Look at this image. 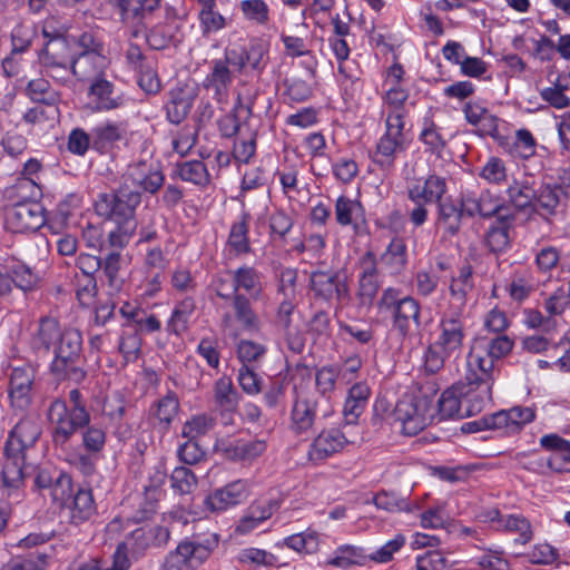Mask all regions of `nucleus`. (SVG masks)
Returning a JSON list of instances; mask_svg holds the SVG:
<instances>
[{
	"label": "nucleus",
	"mask_w": 570,
	"mask_h": 570,
	"mask_svg": "<svg viewBox=\"0 0 570 570\" xmlns=\"http://www.w3.org/2000/svg\"><path fill=\"white\" fill-rule=\"evenodd\" d=\"M29 346L37 356L48 357L52 354L49 372L56 381L80 384L87 377L79 330L61 327L58 320L45 316L32 333Z\"/></svg>",
	"instance_id": "1"
},
{
	"label": "nucleus",
	"mask_w": 570,
	"mask_h": 570,
	"mask_svg": "<svg viewBox=\"0 0 570 570\" xmlns=\"http://www.w3.org/2000/svg\"><path fill=\"white\" fill-rule=\"evenodd\" d=\"M513 345L508 335L481 336L473 341L465 358L464 372L458 382L475 395L470 413L481 412L485 403L491 401L495 380L494 363L508 355Z\"/></svg>",
	"instance_id": "2"
},
{
	"label": "nucleus",
	"mask_w": 570,
	"mask_h": 570,
	"mask_svg": "<svg viewBox=\"0 0 570 570\" xmlns=\"http://www.w3.org/2000/svg\"><path fill=\"white\" fill-rule=\"evenodd\" d=\"M39 438L40 430H10L0 473L2 489L8 498L23 497L27 478L26 451L32 448Z\"/></svg>",
	"instance_id": "3"
},
{
	"label": "nucleus",
	"mask_w": 570,
	"mask_h": 570,
	"mask_svg": "<svg viewBox=\"0 0 570 570\" xmlns=\"http://www.w3.org/2000/svg\"><path fill=\"white\" fill-rule=\"evenodd\" d=\"M170 539L169 528L161 524H147L131 531L114 553L118 570H128L131 560H139L150 548H165Z\"/></svg>",
	"instance_id": "4"
},
{
	"label": "nucleus",
	"mask_w": 570,
	"mask_h": 570,
	"mask_svg": "<svg viewBox=\"0 0 570 570\" xmlns=\"http://www.w3.org/2000/svg\"><path fill=\"white\" fill-rule=\"evenodd\" d=\"M448 193V179L435 173L425 178L406 180V196L413 203V208L407 209L410 222L415 227L424 225L429 218V205L439 203Z\"/></svg>",
	"instance_id": "5"
},
{
	"label": "nucleus",
	"mask_w": 570,
	"mask_h": 570,
	"mask_svg": "<svg viewBox=\"0 0 570 570\" xmlns=\"http://www.w3.org/2000/svg\"><path fill=\"white\" fill-rule=\"evenodd\" d=\"M42 35L47 40L39 51V62L46 73L57 81L65 83L69 79V68L73 57L63 31L53 26V20H46Z\"/></svg>",
	"instance_id": "6"
},
{
	"label": "nucleus",
	"mask_w": 570,
	"mask_h": 570,
	"mask_svg": "<svg viewBox=\"0 0 570 570\" xmlns=\"http://www.w3.org/2000/svg\"><path fill=\"white\" fill-rule=\"evenodd\" d=\"M376 305L381 312L391 314L392 327L402 338L410 335L412 327L420 330L422 326L419 301L409 295L402 296L399 288H385Z\"/></svg>",
	"instance_id": "7"
},
{
	"label": "nucleus",
	"mask_w": 570,
	"mask_h": 570,
	"mask_svg": "<svg viewBox=\"0 0 570 570\" xmlns=\"http://www.w3.org/2000/svg\"><path fill=\"white\" fill-rule=\"evenodd\" d=\"M214 410L209 414H200L187 421L185 428L190 424L194 428H212L215 425L228 426L235 424V416L239 403V393L235 389L230 377L222 376L214 385Z\"/></svg>",
	"instance_id": "8"
},
{
	"label": "nucleus",
	"mask_w": 570,
	"mask_h": 570,
	"mask_svg": "<svg viewBox=\"0 0 570 570\" xmlns=\"http://www.w3.org/2000/svg\"><path fill=\"white\" fill-rule=\"evenodd\" d=\"M141 203V193L121 185L110 193L99 194L95 202V212L114 223L137 222L136 208Z\"/></svg>",
	"instance_id": "9"
},
{
	"label": "nucleus",
	"mask_w": 570,
	"mask_h": 570,
	"mask_svg": "<svg viewBox=\"0 0 570 570\" xmlns=\"http://www.w3.org/2000/svg\"><path fill=\"white\" fill-rule=\"evenodd\" d=\"M250 297L240 293L226 303H215L216 311L219 314L220 326L224 331H257L259 318L255 313Z\"/></svg>",
	"instance_id": "10"
},
{
	"label": "nucleus",
	"mask_w": 570,
	"mask_h": 570,
	"mask_svg": "<svg viewBox=\"0 0 570 570\" xmlns=\"http://www.w3.org/2000/svg\"><path fill=\"white\" fill-rule=\"evenodd\" d=\"M4 222L12 233H35L46 223L45 208L35 200L17 202L6 207Z\"/></svg>",
	"instance_id": "11"
},
{
	"label": "nucleus",
	"mask_w": 570,
	"mask_h": 570,
	"mask_svg": "<svg viewBox=\"0 0 570 570\" xmlns=\"http://www.w3.org/2000/svg\"><path fill=\"white\" fill-rule=\"evenodd\" d=\"M405 124L385 122V132L379 139L372 160L383 170L393 168L397 154L406 150L409 139Z\"/></svg>",
	"instance_id": "12"
},
{
	"label": "nucleus",
	"mask_w": 570,
	"mask_h": 570,
	"mask_svg": "<svg viewBox=\"0 0 570 570\" xmlns=\"http://www.w3.org/2000/svg\"><path fill=\"white\" fill-rule=\"evenodd\" d=\"M72 404L68 410L65 401L56 399L48 409V420L57 428H86L90 422L89 412L86 409L82 395L79 390L73 389L69 393Z\"/></svg>",
	"instance_id": "13"
},
{
	"label": "nucleus",
	"mask_w": 570,
	"mask_h": 570,
	"mask_svg": "<svg viewBox=\"0 0 570 570\" xmlns=\"http://www.w3.org/2000/svg\"><path fill=\"white\" fill-rule=\"evenodd\" d=\"M474 400L475 395L471 393V390L456 382L441 394L438 402L439 415L442 420L473 416L479 413H470Z\"/></svg>",
	"instance_id": "14"
},
{
	"label": "nucleus",
	"mask_w": 570,
	"mask_h": 570,
	"mask_svg": "<svg viewBox=\"0 0 570 570\" xmlns=\"http://www.w3.org/2000/svg\"><path fill=\"white\" fill-rule=\"evenodd\" d=\"M229 62L236 72H244L247 67L262 75L268 62V46L261 40H253L247 47L226 48Z\"/></svg>",
	"instance_id": "15"
},
{
	"label": "nucleus",
	"mask_w": 570,
	"mask_h": 570,
	"mask_svg": "<svg viewBox=\"0 0 570 570\" xmlns=\"http://www.w3.org/2000/svg\"><path fill=\"white\" fill-rule=\"evenodd\" d=\"M88 97L94 110L107 112L124 108L128 98L124 91L116 88L114 82L102 77H95L88 88Z\"/></svg>",
	"instance_id": "16"
},
{
	"label": "nucleus",
	"mask_w": 570,
	"mask_h": 570,
	"mask_svg": "<svg viewBox=\"0 0 570 570\" xmlns=\"http://www.w3.org/2000/svg\"><path fill=\"white\" fill-rule=\"evenodd\" d=\"M461 204L464 206L466 217L473 218L480 216L482 218H491L504 215L507 207L500 196L489 189H484L479 194L474 191L461 193Z\"/></svg>",
	"instance_id": "17"
},
{
	"label": "nucleus",
	"mask_w": 570,
	"mask_h": 570,
	"mask_svg": "<svg viewBox=\"0 0 570 570\" xmlns=\"http://www.w3.org/2000/svg\"><path fill=\"white\" fill-rule=\"evenodd\" d=\"M462 314L445 312L440 320V333L434 344L443 350L445 354L459 355L465 337Z\"/></svg>",
	"instance_id": "18"
},
{
	"label": "nucleus",
	"mask_w": 570,
	"mask_h": 570,
	"mask_svg": "<svg viewBox=\"0 0 570 570\" xmlns=\"http://www.w3.org/2000/svg\"><path fill=\"white\" fill-rule=\"evenodd\" d=\"M126 178L144 193L156 195L165 184V175L159 163L140 160L128 166Z\"/></svg>",
	"instance_id": "19"
},
{
	"label": "nucleus",
	"mask_w": 570,
	"mask_h": 570,
	"mask_svg": "<svg viewBox=\"0 0 570 570\" xmlns=\"http://www.w3.org/2000/svg\"><path fill=\"white\" fill-rule=\"evenodd\" d=\"M248 494V482L239 479L223 488L216 489L213 493L206 497L204 503L212 512H218L245 502Z\"/></svg>",
	"instance_id": "20"
},
{
	"label": "nucleus",
	"mask_w": 570,
	"mask_h": 570,
	"mask_svg": "<svg viewBox=\"0 0 570 570\" xmlns=\"http://www.w3.org/2000/svg\"><path fill=\"white\" fill-rule=\"evenodd\" d=\"M234 71L232 62H229L228 50L225 49L223 58L212 61L210 72L203 81L204 88L212 91L217 100L226 98L234 81Z\"/></svg>",
	"instance_id": "21"
},
{
	"label": "nucleus",
	"mask_w": 570,
	"mask_h": 570,
	"mask_svg": "<svg viewBox=\"0 0 570 570\" xmlns=\"http://www.w3.org/2000/svg\"><path fill=\"white\" fill-rule=\"evenodd\" d=\"M311 288L315 298L331 302L347 296V286L337 272L315 271L311 274Z\"/></svg>",
	"instance_id": "22"
},
{
	"label": "nucleus",
	"mask_w": 570,
	"mask_h": 570,
	"mask_svg": "<svg viewBox=\"0 0 570 570\" xmlns=\"http://www.w3.org/2000/svg\"><path fill=\"white\" fill-rule=\"evenodd\" d=\"M102 259L87 253H81L76 258V266L86 277L85 283L79 284L76 291L77 298L81 304H89L98 293L96 274L102 266Z\"/></svg>",
	"instance_id": "23"
},
{
	"label": "nucleus",
	"mask_w": 570,
	"mask_h": 570,
	"mask_svg": "<svg viewBox=\"0 0 570 570\" xmlns=\"http://www.w3.org/2000/svg\"><path fill=\"white\" fill-rule=\"evenodd\" d=\"M379 411H386V403L384 401H377L374 404V419L373 424H402L405 425L409 422L419 424V407L413 396L405 395L397 401L392 412L387 413L385 417L379 419Z\"/></svg>",
	"instance_id": "24"
},
{
	"label": "nucleus",
	"mask_w": 570,
	"mask_h": 570,
	"mask_svg": "<svg viewBox=\"0 0 570 570\" xmlns=\"http://www.w3.org/2000/svg\"><path fill=\"white\" fill-rule=\"evenodd\" d=\"M94 139V150L100 154H108L115 149L119 142L127 140L128 125L126 121L107 120L91 129Z\"/></svg>",
	"instance_id": "25"
},
{
	"label": "nucleus",
	"mask_w": 570,
	"mask_h": 570,
	"mask_svg": "<svg viewBox=\"0 0 570 570\" xmlns=\"http://www.w3.org/2000/svg\"><path fill=\"white\" fill-rule=\"evenodd\" d=\"M535 414L531 407L514 406L508 411L501 410L483 419V426L478 421L468 422L462 428H510L529 424Z\"/></svg>",
	"instance_id": "26"
},
{
	"label": "nucleus",
	"mask_w": 570,
	"mask_h": 570,
	"mask_svg": "<svg viewBox=\"0 0 570 570\" xmlns=\"http://www.w3.org/2000/svg\"><path fill=\"white\" fill-rule=\"evenodd\" d=\"M219 535L210 533L204 538L193 537L178 543L183 554L193 570L198 569L218 548Z\"/></svg>",
	"instance_id": "27"
},
{
	"label": "nucleus",
	"mask_w": 570,
	"mask_h": 570,
	"mask_svg": "<svg viewBox=\"0 0 570 570\" xmlns=\"http://www.w3.org/2000/svg\"><path fill=\"white\" fill-rule=\"evenodd\" d=\"M35 370L30 365L14 367L10 374L9 396L13 406L26 409L31 402Z\"/></svg>",
	"instance_id": "28"
},
{
	"label": "nucleus",
	"mask_w": 570,
	"mask_h": 570,
	"mask_svg": "<svg viewBox=\"0 0 570 570\" xmlns=\"http://www.w3.org/2000/svg\"><path fill=\"white\" fill-rule=\"evenodd\" d=\"M450 307L446 312L462 314L469 295L474 289L473 268L470 264H464L459 268L458 275L450 282Z\"/></svg>",
	"instance_id": "29"
},
{
	"label": "nucleus",
	"mask_w": 570,
	"mask_h": 570,
	"mask_svg": "<svg viewBox=\"0 0 570 570\" xmlns=\"http://www.w3.org/2000/svg\"><path fill=\"white\" fill-rule=\"evenodd\" d=\"M350 443L354 444L356 440H350L342 430H322L312 443L309 459L322 461Z\"/></svg>",
	"instance_id": "30"
},
{
	"label": "nucleus",
	"mask_w": 570,
	"mask_h": 570,
	"mask_svg": "<svg viewBox=\"0 0 570 570\" xmlns=\"http://www.w3.org/2000/svg\"><path fill=\"white\" fill-rule=\"evenodd\" d=\"M514 214L500 215L488 228L484 235V244L493 254L507 252L511 246L510 230L514 222Z\"/></svg>",
	"instance_id": "31"
},
{
	"label": "nucleus",
	"mask_w": 570,
	"mask_h": 570,
	"mask_svg": "<svg viewBox=\"0 0 570 570\" xmlns=\"http://www.w3.org/2000/svg\"><path fill=\"white\" fill-rule=\"evenodd\" d=\"M371 389L365 382L353 384L348 392L343 407V417L347 425L360 424V416L367 406Z\"/></svg>",
	"instance_id": "32"
},
{
	"label": "nucleus",
	"mask_w": 570,
	"mask_h": 570,
	"mask_svg": "<svg viewBox=\"0 0 570 570\" xmlns=\"http://www.w3.org/2000/svg\"><path fill=\"white\" fill-rule=\"evenodd\" d=\"M146 41L153 50H165L178 47L183 41L180 26L171 22H159L146 30Z\"/></svg>",
	"instance_id": "33"
},
{
	"label": "nucleus",
	"mask_w": 570,
	"mask_h": 570,
	"mask_svg": "<svg viewBox=\"0 0 570 570\" xmlns=\"http://www.w3.org/2000/svg\"><path fill=\"white\" fill-rule=\"evenodd\" d=\"M438 207L436 224L450 236H455L462 225V218L465 215L464 206L455 204L451 198L444 199V197L435 204Z\"/></svg>",
	"instance_id": "34"
},
{
	"label": "nucleus",
	"mask_w": 570,
	"mask_h": 570,
	"mask_svg": "<svg viewBox=\"0 0 570 570\" xmlns=\"http://www.w3.org/2000/svg\"><path fill=\"white\" fill-rule=\"evenodd\" d=\"M380 263L391 275H400L407 266L409 254L406 240L394 236L380 256Z\"/></svg>",
	"instance_id": "35"
},
{
	"label": "nucleus",
	"mask_w": 570,
	"mask_h": 570,
	"mask_svg": "<svg viewBox=\"0 0 570 570\" xmlns=\"http://www.w3.org/2000/svg\"><path fill=\"white\" fill-rule=\"evenodd\" d=\"M217 451H222L230 460H253L259 456L266 449L265 440H236L226 443L217 441L215 444Z\"/></svg>",
	"instance_id": "36"
},
{
	"label": "nucleus",
	"mask_w": 570,
	"mask_h": 570,
	"mask_svg": "<svg viewBox=\"0 0 570 570\" xmlns=\"http://www.w3.org/2000/svg\"><path fill=\"white\" fill-rule=\"evenodd\" d=\"M361 276L358 293L361 297L372 301L380 288L377 259L372 252L361 258Z\"/></svg>",
	"instance_id": "37"
},
{
	"label": "nucleus",
	"mask_w": 570,
	"mask_h": 570,
	"mask_svg": "<svg viewBox=\"0 0 570 570\" xmlns=\"http://www.w3.org/2000/svg\"><path fill=\"white\" fill-rule=\"evenodd\" d=\"M250 215L243 212L239 219L234 222L230 226L229 235L227 238V249L235 256L246 255L250 253L249 233Z\"/></svg>",
	"instance_id": "38"
},
{
	"label": "nucleus",
	"mask_w": 570,
	"mask_h": 570,
	"mask_svg": "<svg viewBox=\"0 0 570 570\" xmlns=\"http://www.w3.org/2000/svg\"><path fill=\"white\" fill-rule=\"evenodd\" d=\"M195 311L196 302L191 296H186L177 302L166 324L167 332L178 337L181 336L188 331Z\"/></svg>",
	"instance_id": "39"
},
{
	"label": "nucleus",
	"mask_w": 570,
	"mask_h": 570,
	"mask_svg": "<svg viewBox=\"0 0 570 570\" xmlns=\"http://www.w3.org/2000/svg\"><path fill=\"white\" fill-rule=\"evenodd\" d=\"M409 99V91L400 86L390 88L383 96V111L386 109L385 122L405 124L407 115L405 102Z\"/></svg>",
	"instance_id": "40"
},
{
	"label": "nucleus",
	"mask_w": 570,
	"mask_h": 570,
	"mask_svg": "<svg viewBox=\"0 0 570 570\" xmlns=\"http://www.w3.org/2000/svg\"><path fill=\"white\" fill-rule=\"evenodd\" d=\"M295 309V304L292 298H286L279 303L276 314L277 326L283 331L288 346L294 352H302L304 342L299 334L292 328V314Z\"/></svg>",
	"instance_id": "41"
},
{
	"label": "nucleus",
	"mask_w": 570,
	"mask_h": 570,
	"mask_svg": "<svg viewBox=\"0 0 570 570\" xmlns=\"http://www.w3.org/2000/svg\"><path fill=\"white\" fill-rule=\"evenodd\" d=\"M562 196L564 191L560 186H543L533 202V210L550 223V217L557 214Z\"/></svg>",
	"instance_id": "42"
},
{
	"label": "nucleus",
	"mask_w": 570,
	"mask_h": 570,
	"mask_svg": "<svg viewBox=\"0 0 570 570\" xmlns=\"http://www.w3.org/2000/svg\"><path fill=\"white\" fill-rule=\"evenodd\" d=\"M335 219L341 226H353L356 229L360 222L364 220V207L358 200L340 196L335 202Z\"/></svg>",
	"instance_id": "43"
},
{
	"label": "nucleus",
	"mask_w": 570,
	"mask_h": 570,
	"mask_svg": "<svg viewBox=\"0 0 570 570\" xmlns=\"http://www.w3.org/2000/svg\"><path fill=\"white\" fill-rule=\"evenodd\" d=\"M69 502L67 507L71 510V522L75 524L89 520L96 513V504L90 489L79 488Z\"/></svg>",
	"instance_id": "44"
},
{
	"label": "nucleus",
	"mask_w": 570,
	"mask_h": 570,
	"mask_svg": "<svg viewBox=\"0 0 570 570\" xmlns=\"http://www.w3.org/2000/svg\"><path fill=\"white\" fill-rule=\"evenodd\" d=\"M102 59V55H94L90 52L73 53L69 76H75L80 81H92L95 77H102L98 70V61Z\"/></svg>",
	"instance_id": "45"
},
{
	"label": "nucleus",
	"mask_w": 570,
	"mask_h": 570,
	"mask_svg": "<svg viewBox=\"0 0 570 570\" xmlns=\"http://www.w3.org/2000/svg\"><path fill=\"white\" fill-rule=\"evenodd\" d=\"M195 100L191 91L176 89L170 92V100L166 105L167 119L175 125L180 124L190 112Z\"/></svg>",
	"instance_id": "46"
},
{
	"label": "nucleus",
	"mask_w": 570,
	"mask_h": 570,
	"mask_svg": "<svg viewBox=\"0 0 570 570\" xmlns=\"http://www.w3.org/2000/svg\"><path fill=\"white\" fill-rule=\"evenodd\" d=\"M236 282L237 291H244L250 298L257 299L262 292V276L261 273L250 266H242L233 271Z\"/></svg>",
	"instance_id": "47"
},
{
	"label": "nucleus",
	"mask_w": 570,
	"mask_h": 570,
	"mask_svg": "<svg viewBox=\"0 0 570 570\" xmlns=\"http://www.w3.org/2000/svg\"><path fill=\"white\" fill-rule=\"evenodd\" d=\"M175 174L184 181L199 187H206L210 183V176L206 165L200 160H188L175 166Z\"/></svg>",
	"instance_id": "48"
},
{
	"label": "nucleus",
	"mask_w": 570,
	"mask_h": 570,
	"mask_svg": "<svg viewBox=\"0 0 570 570\" xmlns=\"http://www.w3.org/2000/svg\"><path fill=\"white\" fill-rule=\"evenodd\" d=\"M121 255L117 250H111L102 259V275L106 278V284L109 288V294L114 295L121 291L125 279L120 275Z\"/></svg>",
	"instance_id": "49"
},
{
	"label": "nucleus",
	"mask_w": 570,
	"mask_h": 570,
	"mask_svg": "<svg viewBox=\"0 0 570 570\" xmlns=\"http://www.w3.org/2000/svg\"><path fill=\"white\" fill-rule=\"evenodd\" d=\"M3 269H6L11 277L12 286H16L24 293L32 291L37 285V275L28 265L20 261L7 262L3 265Z\"/></svg>",
	"instance_id": "50"
},
{
	"label": "nucleus",
	"mask_w": 570,
	"mask_h": 570,
	"mask_svg": "<svg viewBox=\"0 0 570 570\" xmlns=\"http://www.w3.org/2000/svg\"><path fill=\"white\" fill-rule=\"evenodd\" d=\"M141 337L138 328L130 325H122L119 337L118 350L126 363L136 362L141 354Z\"/></svg>",
	"instance_id": "51"
},
{
	"label": "nucleus",
	"mask_w": 570,
	"mask_h": 570,
	"mask_svg": "<svg viewBox=\"0 0 570 570\" xmlns=\"http://www.w3.org/2000/svg\"><path fill=\"white\" fill-rule=\"evenodd\" d=\"M286 55L289 57H308L306 61H304V66L309 73L311 78H314L316 75V66L317 61L315 57L312 55L311 50L307 49L306 43L303 38L282 35L281 37Z\"/></svg>",
	"instance_id": "52"
},
{
	"label": "nucleus",
	"mask_w": 570,
	"mask_h": 570,
	"mask_svg": "<svg viewBox=\"0 0 570 570\" xmlns=\"http://www.w3.org/2000/svg\"><path fill=\"white\" fill-rule=\"evenodd\" d=\"M26 90L31 100L47 106H56L61 100L60 92L43 78L30 80Z\"/></svg>",
	"instance_id": "53"
},
{
	"label": "nucleus",
	"mask_w": 570,
	"mask_h": 570,
	"mask_svg": "<svg viewBox=\"0 0 570 570\" xmlns=\"http://www.w3.org/2000/svg\"><path fill=\"white\" fill-rule=\"evenodd\" d=\"M367 562V556L363 553L362 549L354 546H341L335 552L334 557L327 561V564L347 569L352 566H364Z\"/></svg>",
	"instance_id": "54"
},
{
	"label": "nucleus",
	"mask_w": 570,
	"mask_h": 570,
	"mask_svg": "<svg viewBox=\"0 0 570 570\" xmlns=\"http://www.w3.org/2000/svg\"><path fill=\"white\" fill-rule=\"evenodd\" d=\"M179 411V401L174 392H168L150 407V413L158 423L170 425Z\"/></svg>",
	"instance_id": "55"
},
{
	"label": "nucleus",
	"mask_w": 570,
	"mask_h": 570,
	"mask_svg": "<svg viewBox=\"0 0 570 570\" xmlns=\"http://www.w3.org/2000/svg\"><path fill=\"white\" fill-rule=\"evenodd\" d=\"M216 8L217 7H207L198 11V21L203 37L217 33L228 26V19Z\"/></svg>",
	"instance_id": "56"
},
{
	"label": "nucleus",
	"mask_w": 570,
	"mask_h": 570,
	"mask_svg": "<svg viewBox=\"0 0 570 570\" xmlns=\"http://www.w3.org/2000/svg\"><path fill=\"white\" fill-rule=\"evenodd\" d=\"M236 561L240 564L258 567H274L277 564V557L273 553L258 549V548H245L239 550L236 556Z\"/></svg>",
	"instance_id": "57"
},
{
	"label": "nucleus",
	"mask_w": 570,
	"mask_h": 570,
	"mask_svg": "<svg viewBox=\"0 0 570 570\" xmlns=\"http://www.w3.org/2000/svg\"><path fill=\"white\" fill-rule=\"evenodd\" d=\"M57 474L58 476L49 491V495L58 508H66L75 493L72 478L63 471Z\"/></svg>",
	"instance_id": "58"
},
{
	"label": "nucleus",
	"mask_w": 570,
	"mask_h": 570,
	"mask_svg": "<svg viewBox=\"0 0 570 570\" xmlns=\"http://www.w3.org/2000/svg\"><path fill=\"white\" fill-rule=\"evenodd\" d=\"M210 287L219 299L218 303H226L242 293L237 291L233 271L217 274L213 278Z\"/></svg>",
	"instance_id": "59"
},
{
	"label": "nucleus",
	"mask_w": 570,
	"mask_h": 570,
	"mask_svg": "<svg viewBox=\"0 0 570 570\" xmlns=\"http://www.w3.org/2000/svg\"><path fill=\"white\" fill-rule=\"evenodd\" d=\"M239 9L244 18L257 26H266L269 21V7L264 0H242Z\"/></svg>",
	"instance_id": "60"
},
{
	"label": "nucleus",
	"mask_w": 570,
	"mask_h": 570,
	"mask_svg": "<svg viewBox=\"0 0 570 570\" xmlns=\"http://www.w3.org/2000/svg\"><path fill=\"white\" fill-rule=\"evenodd\" d=\"M197 484V476L186 466H177L171 472L170 485L180 495L191 494L196 490Z\"/></svg>",
	"instance_id": "61"
},
{
	"label": "nucleus",
	"mask_w": 570,
	"mask_h": 570,
	"mask_svg": "<svg viewBox=\"0 0 570 570\" xmlns=\"http://www.w3.org/2000/svg\"><path fill=\"white\" fill-rule=\"evenodd\" d=\"M373 503L377 509L387 512L410 511V502L395 491H380L373 497Z\"/></svg>",
	"instance_id": "62"
},
{
	"label": "nucleus",
	"mask_w": 570,
	"mask_h": 570,
	"mask_svg": "<svg viewBox=\"0 0 570 570\" xmlns=\"http://www.w3.org/2000/svg\"><path fill=\"white\" fill-rule=\"evenodd\" d=\"M509 202L517 210L533 206L534 190L527 183L514 181L507 189Z\"/></svg>",
	"instance_id": "63"
},
{
	"label": "nucleus",
	"mask_w": 570,
	"mask_h": 570,
	"mask_svg": "<svg viewBox=\"0 0 570 570\" xmlns=\"http://www.w3.org/2000/svg\"><path fill=\"white\" fill-rule=\"evenodd\" d=\"M51 557L50 552L37 550L26 558L12 561L8 570H47Z\"/></svg>",
	"instance_id": "64"
}]
</instances>
